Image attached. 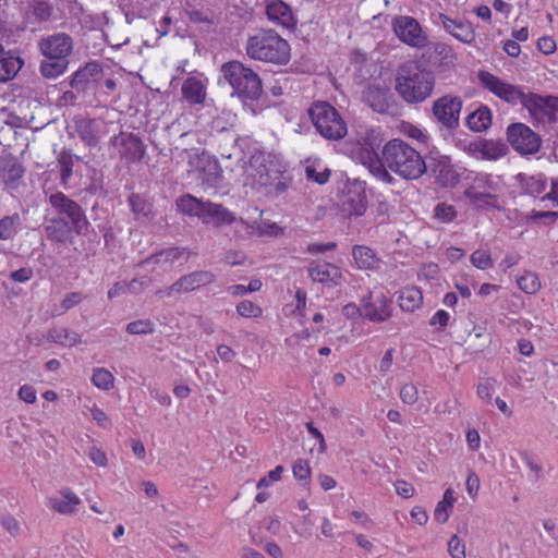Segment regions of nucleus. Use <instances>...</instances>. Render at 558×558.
I'll return each mask as SVG.
<instances>
[{"label": "nucleus", "mask_w": 558, "mask_h": 558, "mask_svg": "<svg viewBox=\"0 0 558 558\" xmlns=\"http://www.w3.org/2000/svg\"><path fill=\"white\" fill-rule=\"evenodd\" d=\"M361 161L372 174H422L425 160L416 149L400 138L388 141L380 155L373 149L361 150Z\"/></svg>", "instance_id": "nucleus-1"}, {"label": "nucleus", "mask_w": 558, "mask_h": 558, "mask_svg": "<svg viewBox=\"0 0 558 558\" xmlns=\"http://www.w3.org/2000/svg\"><path fill=\"white\" fill-rule=\"evenodd\" d=\"M436 77L432 70L418 61H407L399 65L395 90L408 105H418L427 100L434 93Z\"/></svg>", "instance_id": "nucleus-2"}, {"label": "nucleus", "mask_w": 558, "mask_h": 558, "mask_svg": "<svg viewBox=\"0 0 558 558\" xmlns=\"http://www.w3.org/2000/svg\"><path fill=\"white\" fill-rule=\"evenodd\" d=\"M245 50L250 59L276 65H284L291 59L290 44L272 29H260L250 36Z\"/></svg>", "instance_id": "nucleus-3"}, {"label": "nucleus", "mask_w": 558, "mask_h": 558, "mask_svg": "<svg viewBox=\"0 0 558 558\" xmlns=\"http://www.w3.org/2000/svg\"><path fill=\"white\" fill-rule=\"evenodd\" d=\"M331 199L344 217L364 215L367 207L365 182L359 178L341 177L337 180Z\"/></svg>", "instance_id": "nucleus-4"}, {"label": "nucleus", "mask_w": 558, "mask_h": 558, "mask_svg": "<svg viewBox=\"0 0 558 558\" xmlns=\"http://www.w3.org/2000/svg\"><path fill=\"white\" fill-rule=\"evenodd\" d=\"M221 72L239 98L256 100L262 95L263 84L259 75L242 62H227L221 66Z\"/></svg>", "instance_id": "nucleus-5"}, {"label": "nucleus", "mask_w": 558, "mask_h": 558, "mask_svg": "<svg viewBox=\"0 0 558 558\" xmlns=\"http://www.w3.org/2000/svg\"><path fill=\"white\" fill-rule=\"evenodd\" d=\"M311 120L317 132L327 140L338 141L348 133L339 111L327 101H316L310 108Z\"/></svg>", "instance_id": "nucleus-6"}, {"label": "nucleus", "mask_w": 558, "mask_h": 558, "mask_svg": "<svg viewBox=\"0 0 558 558\" xmlns=\"http://www.w3.org/2000/svg\"><path fill=\"white\" fill-rule=\"evenodd\" d=\"M477 80L484 90L512 106L521 104L525 95L522 87L508 83L486 70L477 72Z\"/></svg>", "instance_id": "nucleus-7"}, {"label": "nucleus", "mask_w": 558, "mask_h": 558, "mask_svg": "<svg viewBox=\"0 0 558 558\" xmlns=\"http://www.w3.org/2000/svg\"><path fill=\"white\" fill-rule=\"evenodd\" d=\"M363 319L374 324L387 322L393 313V302L381 290H371L361 296Z\"/></svg>", "instance_id": "nucleus-8"}, {"label": "nucleus", "mask_w": 558, "mask_h": 558, "mask_svg": "<svg viewBox=\"0 0 558 558\" xmlns=\"http://www.w3.org/2000/svg\"><path fill=\"white\" fill-rule=\"evenodd\" d=\"M521 105L537 123L546 124L558 120V97L529 93L524 95Z\"/></svg>", "instance_id": "nucleus-9"}, {"label": "nucleus", "mask_w": 558, "mask_h": 558, "mask_svg": "<svg viewBox=\"0 0 558 558\" xmlns=\"http://www.w3.org/2000/svg\"><path fill=\"white\" fill-rule=\"evenodd\" d=\"M507 141L521 155L536 154L542 145L541 136L524 123H512L507 128Z\"/></svg>", "instance_id": "nucleus-10"}, {"label": "nucleus", "mask_w": 558, "mask_h": 558, "mask_svg": "<svg viewBox=\"0 0 558 558\" xmlns=\"http://www.w3.org/2000/svg\"><path fill=\"white\" fill-rule=\"evenodd\" d=\"M216 280V276L208 270H196L181 276L171 286L160 289L156 292L159 298H170L180 295L210 284Z\"/></svg>", "instance_id": "nucleus-11"}, {"label": "nucleus", "mask_w": 558, "mask_h": 558, "mask_svg": "<svg viewBox=\"0 0 558 558\" xmlns=\"http://www.w3.org/2000/svg\"><path fill=\"white\" fill-rule=\"evenodd\" d=\"M396 36L403 44L413 48H424L428 45V37L423 32L420 23L412 16L399 15L392 21Z\"/></svg>", "instance_id": "nucleus-12"}, {"label": "nucleus", "mask_w": 558, "mask_h": 558, "mask_svg": "<svg viewBox=\"0 0 558 558\" xmlns=\"http://www.w3.org/2000/svg\"><path fill=\"white\" fill-rule=\"evenodd\" d=\"M50 205L61 215H65L76 233L81 234L88 228V220L82 207L62 192L49 196Z\"/></svg>", "instance_id": "nucleus-13"}, {"label": "nucleus", "mask_w": 558, "mask_h": 558, "mask_svg": "<svg viewBox=\"0 0 558 558\" xmlns=\"http://www.w3.org/2000/svg\"><path fill=\"white\" fill-rule=\"evenodd\" d=\"M462 100L458 96L445 95L433 105V113L438 122L449 130L459 125Z\"/></svg>", "instance_id": "nucleus-14"}, {"label": "nucleus", "mask_w": 558, "mask_h": 558, "mask_svg": "<svg viewBox=\"0 0 558 558\" xmlns=\"http://www.w3.org/2000/svg\"><path fill=\"white\" fill-rule=\"evenodd\" d=\"M307 271L313 281L325 286L335 287L343 281L341 268L331 263L312 262Z\"/></svg>", "instance_id": "nucleus-15"}, {"label": "nucleus", "mask_w": 558, "mask_h": 558, "mask_svg": "<svg viewBox=\"0 0 558 558\" xmlns=\"http://www.w3.org/2000/svg\"><path fill=\"white\" fill-rule=\"evenodd\" d=\"M39 48L47 59H65L72 50V39L65 34H56L43 39Z\"/></svg>", "instance_id": "nucleus-16"}, {"label": "nucleus", "mask_w": 558, "mask_h": 558, "mask_svg": "<svg viewBox=\"0 0 558 558\" xmlns=\"http://www.w3.org/2000/svg\"><path fill=\"white\" fill-rule=\"evenodd\" d=\"M81 504V498L70 488H62L57 495L47 499L48 507L63 515L75 514Z\"/></svg>", "instance_id": "nucleus-17"}, {"label": "nucleus", "mask_w": 558, "mask_h": 558, "mask_svg": "<svg viewBox=\"0 0 558 558\" xmlns=\"http://www.w3.org/2000/svg\"><path fill=\"white\" fill-rule=\"evenodd\" d=\"M187 158L190 166L187 170L189 174H218V161L207 151L192 149L187 151Z\"/></svg>", "instance_id": "nucleus-18"}, {"label": "nucleus", "mask_w": 558, "mask_h": 558, "mask_svg": "<svg viewBox=\"0 0 558 558\" xmlns=\"http://www.w3.org/2000/svg\"><path fill=\"white\" fill-rule=\"evenodd\" d=\"M268 20L278 26L293 28L296 25L291 8L282 0H271L266 5Z\"/></svg>", "instance_id": "nucleus-19"}, {"label": "nucleus", "mask_w": 558, "mask_h": 558, "mask_svg": "<svg viewBox=\"0 0 558 558\" xmlns=\"http://www.w3.org/2000/svg\"><path fill=\"white\" fill-rule=\"evenodd\" d=\"M201 221L205 225L221 227L235 222L236 217L222 205L207 201Z\"/></svg>", "instance_id": "nucleus-20"}, {"label": "nucleus", "mask_w": 558, "mask_h": 558, "mask_svg": "<svg viewBox=\"0 0 558 558\" xmlns=\"http://www.w3.org/2000/svg\"><path fill=\"white\" fill-rule=\"evenodd\" d=\"M439 19L447 33L464 44H472L475 40L473 25L468 21L450 19L440 14Z\"/></svg>", "instance_id": "nucleus-21"}, {"label": "nucleus", "mask_w": 558, "mask_h": 558, "mask_svg": "<svg viewBox=\"0 0 558 558\" xmlns=\"http://www.w3.org/2000/svg\"><path fill=\"white\" fill-rule=\"evenodd\" d=\"M207 80L198 76H189L184 80L181 92L190 105H202L207 95Z\"/></svg>", "instance_id": "nucleus-22"}, {"label": "nucleus", "mask_w": 558, "mask_h": 558, "mask_svg": "<svg viewBox=\"0 0 558 558\" xmlns=\"http://www.w3.org/2000/svg\"><path fill=\"white\" fill-rule=\"evenodd\" d=\"M352 257L356 268L360 270L375 271L379 269L381 264L380 258L366 245H354L352 247Z\"/></svg>", "instance_id": "nucleus-23"}, {"label": "nucleus", "mask_w": 558, "mask_h": 558, "mask_svg": "<svg viewBox=\"0 0 558 558\" xmlns=\"http://www.w3.org/2000/svg\"><path fill=\"white\" fill-rule=\"evenodd\" d=\"M206 202L196 198L191 194H185L179 197L175 202L177 210L191 218H197L202 220V216L205 209Z\"/></svg>", "instance_id": "nucleus-24"}, {"label": "nucleus", "mask_w": 558, "mask_h": 558, "mask_svg": "<svg viewBox=\"0 0 558 558\" xmlns=\"http://www.w3.org/2000/svg\"><path fill=\"white\" fill-rule=\"evenodd\" d=\"M464 195L470 199L476 209H495L499 208L497 196L472 185L464 191Z\"/></svg>", "instance_id": "nucleus-25"}, {"label": "nucleus", "mask_w": 558, "mask_h": 558, "mask_svg": "<svg viewBox=\"0 0 558 558\" xmlns=\"http://www.w3.org/2000/svg\"><path fill=\"white\" fill-rule=\"evenodd\" d=\"M121 155L129 161H138L145 154L142 140L135 134H128L121 140Z\"/></svg>", "instance_id": "nucleus-26"}, {"label": "nucleus", "mask_w": 558, "mask_h": 558, "mask_svg": "<svg viewBox=\"0 0 558 558\" xmlns=\"http://www.w3.org/2000/svg\"><path fill=\"white\" fill-rule=\"evenodd\" d=\"M22 65L23 61L11 52L4 51L0 44V81L7 82L13 78L21 70Z\"/></svg>", "instance_id": "nucleus-27"}, {"label": "nucleus", "mask_w": 558, "mask_h": 558, "mask_svg": "<svg viewBox=\"0 0 558 558\" xmlns=\"http://www.w3.org/2000/svg\"><path fill=\"white\" fill-rule=\"evenodd\" d=\"M422 291L414 286H407L398 292V304L404 312H414L422 305Z\"/></svg>", "instance_id": "nucleus-28"}, {"label": "nucleus", "mask_w": 558, "mask_h": 558, "mask_svg": "<svg viewBox=\"0 0 558 558\" xmlns=\"http://www.w3.org/2000/svg\"><path fill=\"white\" fill-rule=\"evenodd\" d=\"M45 230L49 240L59 243H66L71 236L70 221L61 217L50 219Z\"/></svg>", "instance_id": "nucleus-29"}, {"label": "nucleus", "mask_w": 558, "mask_h": 558, "mask_svg": "<svg viewBox=\"0 0 558 558\" xmlns=\"http://www.w3.org/2000/svg\"><path fill=\"white\" fill-rule=\"evenodd\" d=\"M184 253L183 248L179 247H168L166 250L159 251L148 258H146L142 265H151V266H160L167 267L171 266L174 262H177Z\"/></svg>", "instance_id": "nucleus-30"}, {"label": "nucleus", "mask_w": 558, "mask_h": 558, "mask_svg": "<svg viewBox=\"0 0 558 558\" xmlns=\"http://www.w3.org/2000/svg\"><path fill=\"white\" fill-rule=\"evenodd\" d=\"M429 170L432 174H456L448 156L430 154L425 161V169L422 174Z\"/></svg>", "instance_id": "nucleus-31"}, {"label": "nucleus", "mask_w": 558, "mask_h": 558, "mask_svg": "<svg viewBox=\"0 0 558 558\" xmlns=\"http://www.w3.org/2000/svg\"><path fill=\"white\" fill-rule=\"evenodd\" d=\"M47 339L63 347H73L81 342V335L65 327H53L48 331Z\"/></svg>", "instance_id": "nucleus-32"}, {"label": "nucleus", "mask_w": 558, "mask_h": 558, "mask_svg": "<svg viewBox=\"0 0 558 558\" xmlns=\"http://www.w3.org/2000/svg\"><path fill=\"white\" fill-rule=\"evenodd\" d=\"M80 138L88 146H96L99 142V134L95 120L81 119L75 123Z\"/></svg>", "instance_id": "nucleus-33"}, {"label": "nucleus", "mask_w": 558, "mask_h": 558, "mask_svg": "<svg viewBox=\"0 0 558 558\" xmlns=\"http://www.w3.org/2000/svg\"><path fill=\"white\" fill-rule=\"evenodd\" d=\"M468 126L475 132H482L492 124V111L487 106H482L466 118Z\"/></svg>", "instance_id": "nucleus-34"}, {"label": "nucleus", "mask_w": 558, "mask_h": 558, "mask_svg": "<svg viewBox=\"0 0 558 558\" xmlns=\"http://www.w3.org/2000/svg\"><path fill=\"white\" fill-rule=\"evenodd\" d=\"M23 155L14 156L11 153L0 155V174H23L25 167L23 165Z\"/></svg>", "instance_id": "nucleus-35"}, {"label": "nucleus", "mask_w": 558, "mask_h": 558, "mask_svg": "<svg viewBox=\"0 0 558 558\" xmlns=\"http://www.w3.org/2000/svg\"><path fill=\"white\" fill-rule=\"evenodd\" d=\"M454 502L456 498L453 497L451 488H447L444 493L442 499L437 504L435 508L434 519L439 523L447 522Z\"/></svg>", "instance_id": "nucleus-36"}, {"label": "nucleus", "mask_w": 558, "mask_h": 558, "mask_svg": "<svg viewBox=\"0 0 558 558\" xmlns=\"http://www.w3.org/2000/svg\"><path fill=\"white\" fill-rule=\"evenodd\" d=\"M21 230V217L19 214L5 216L0 219V240H11Z\"/></svg>", "instance_id": "nucleus-37"}, {"label": "nucleus", "mask_w": 558, "mask_h": 558, "mask_svg": "<svg viewBox=\"0 0 558 558\" xmlns=\"http://www.w3.org/2000/svg\"><path fill=\"white\" fill-rule=\"evenodd\" d=\"M480 153L490 160H497L508 154V147L505 143L499 141H484L480 146Z\"/></svg>", "instance_id": "nucleus-38"}, {"label": "nucleus", "mask_w": 558, "mask_h": 558, "mask_svg": "<svg viewBox=\"0 0 558 558\" xmlns=\"http://www.w3.org/2000/svg\"><path fill=\"white\" fill-rule=\"evenodd\" d=\"M242 225H245L247 228L253 229V234L258 236L269 235V236H278L283 234V228L278 226L276 222L263 221L260 223L248 225L243 219L240 220Z\"/></svg>", "instance_id": "nucleus-39"}, {"label": "nucleus", "mask_w": 558, "mask_h": 558, "mask_svg": "<svg viewBox=\"0 0 558 558\" xmlns=\"http://www.w3.org/2000/svg\"><path fill=\"white\" fill-rule=\"evenodd\" d=\"M518 287L527 294H534L541 289L538 276L532 271H525L517 279Z\"/></svg>", "instance_id": "nucleus-40"}, {"label": "nucleus", "mask_w": 558, "mask_h": 558, "mask_svg": "<svg viewBox=\"0 0 558 558\" xmlns=\"http://www.w3.org/2000/svg\"><path fill=\"white\" fill-rule=\"evenodd\" d=\"M65 70V59H48L40 64L43 76L53 78L61 75Z\"/></svg>", "instance_id": "nucleus-41"}, {"label": "nucleus", "mask_w": 558, "mask_h": 558, "mask_svg": "<svg viewBox=\"0 0 558 558\" xmlns=\"http://www.w3.org/2000/svg\"><path fill=\"white\" fill-rule=\"evenodd\" d=\"M92 383L101 390H110L113 387V375L104 367H97L93 371Z\"/></svg>", "instance_id": "nucleus-42"}, {"label": "nucleus", "mask_w": 558, "mask_h": 558, "mask_svg": "<svg viewBox=\"0 0 558 558\" xmlns=\"http://www.w3.org/2000/svg\"><path fill=\"white\" fill-rule=\"evenodd\" d=\"M269 158L270 156L268 154L257 151L251 156L248 166L256 172L255 174H270L274 170L267 167Z\"/></svg>", "instance_id": "nucleus-43"}, {"label": "nucleus", "mask_w": 558, "mask_h": 558, "mask_svg": "<svg viewBox=\"0 0 558 558\" xmlns=\"http://www.w3.org/2000/svg\"><path fill=\"white\" fill-rule=\"evenodd\" d=\"M125 330L133 336L150 335L155 331V324L150 319H138L129 323Z\"/></svg>", "instance_id": "nucleus-44"}, {"label": "nucleus", "mask_w": 558, "mask_h": 558, "mask_svg": "<svg viewBox=\"0 0 558 558\" xmlns=\"http://www.w3.org/2000/svg\"><path fill=\"white\" fill-rule=\"evenodd\" d=\"M236 313L245 318H258L263 314L262 307L248 300H243L236 305Z\"/></svg>", "instance_id": "nucleus-45"}, {"label": "nucleus", "mask_w": 558, "mask_h": 558, "mask_svg": "<svg viewBox=\"0 0 558 558\" xmlns=\"http://www.w3.org/2000/svg\"><path fill=\"white\" fill-rule=\"evenodd\" d=\"M434 217L440 222L449 223L457 217V211L453 206L439 203L435 206Z\"/></svg>", "instance_id": "nucleus-46"}, {"label": "nucleus", "mask_w": 558, "mask_h": 558, "mask_svg": "<svg viewBox=\"0 0 558 558\" xmlns=\"http://www.w3.org/2000/svg\"><path fill=\"white\" fill-rule=\"evenodd\" d=\"M471 263L474 267L485 270L493 267V259L489 252L476 250L471 254Z\"/></svg>", "instance_id": "nucleus-47"}, {"label": "nucleus", "mask_w": 558, "mask_h": 558, "mask_svg": "<svg viewBox=\"0 0 558 558\" xmlns=\"http://www.w3.org/2000/svg\"><path fill=\"white\" fill-rule=\"evenodd\" d=\"M399 397L403 403L414 404L418 400V389L412 383L404 384L400 388Z\"/></svg>", "instance_id": "nucleus-48"}, {"label": "nucleus", "mask_w": 558, "mask_h": 558, "mask_svg": "<svg viewBox=\"0 0 558 558\" xmlns=\"http://www.w3.org/2000/svg\"><path fill=\"white\" fill-rule=\"evenodd\" d=\"M293 476L298 481H308L311 477V468L308 461L305 459H298L292 465Z\"/></svg>", "instance_id": "nucleus-49"}, {"label": "nucleus", "mask_w": 558, "mask_h": 558, "mask_svg": "<svg viewBox=\"0 0 558 558\" xmlns=\"http://www.w3.org/2000/svg\"><path fill=\"white\" fill-rule=\"evenodd\" d=\"M448 553L451 558H466L465 545L457 535L449 539Z\"/></svg>", "instance_id": "nucleus-50"}, {"label": "nucleus", "mask_w": 558, "mask_h": 558, "mask_svg": "<svg viewBox=\"0 0 558 558\" xmlns=\"http://www.w3.org/2000/svg\"><path fill=\"white\" fill-rule=\"evenodd\" d=\"M75 159L78 160V157H74L70 151H61L58 158L61 171L60 174H72Z\"/></svg>", "instance_id": "nucleus-51"}, {"label": "nucleus", "mask_w": 558, "mask_h": 558, "mask_svg": "<svg viewBox=\"0 0 558 558\" xmlns=\"http://www.w3.org/2000/svg\"><path fill=\"white\" fill-rule=\"evenodd\" d=\"M283 472V466L282 465H278L276 466L274 470L269 471L267 473V475L263 476L258 482H257V485L256 487L258 489L260 488H264V487H269L270 485H272L275 482H278L280 478H281V474Z\"/></svg>", "instance_id": "nucleus-52"}, {"label": "nucleus", "mask_w": 558, "mask_h": 558, "mask_svg": "<svg viewBox=\"0 0 558 558\" xmlns=\"http://www.w3.org/2000/svg\"><path fill=\"white\" fill-rule=\"evenodd\" d=\"M450 320V314L445 310H438L429 319V325L437 330H444Z\"/></svg>", "instance_id": "nucleus-53"}, {"label": "nucleus", "mask_w": 558, "mask_h": 558, "mask_svg": "<svg viewBox=\"0 0 558 558\" xmlns=\"http://www.w3.org/2000/svg\"><path fill=\"white\" fill-rule=\"evenodd\" d=\"M536 48L543 54L549 56L556 51V41L551 36H542L536 41Z\"/></svg>", "instance_id": "nucleus-54"}, {"label": "nucleus", "mask_w": 558, "mask_h": 558, "mask_svg": "<svg viewBox=\"0 0 558 558\" xmlns=\"http://www.w3.org/2000/svg\"><path fill=\"white\" fill-rule=\"evenodd\" d=\"M363 305L360 301L359 304L348 303L342 307V314L347 319L356 320L363 318Z\"/></svg>", "instance_id": "nucleus-55"}, {"label": "nucleus", "mask_w": 558, "mask_h": 558, "mask_svg": "<svg viewBox=\"0 0 558 558\" xmlns=\"http://www.w3.org/2000/svg\"><path fill=\"white\" fill-rule=\"evenodd\" d=\"M33 13L39 21H47L52 14V7L47 1H37Z\"/></svg>", "instance_id": "nucleus-56"}, {"label": "nucleus", "mask_w": 558, "mask_h": 558, "mask_svg": "<svg viewBox=\"0 0 558 558\" xmlns=\"http://www.w3.org/2000/svg\"><path fill=\"white\" fill-rule=\"evenodd\" d=\"M88 458L97 466L106 468L108 465V458L106 452L96 446L89 449Z\"/></svg>", "instance_id": "nucleus-57"}, {"label": "nucleus", "mask_w": 558, "mask_h": 558, "mask_svg": "<svg viewBox=\"0 0 558 558\" xmlns=\"http://www.w3.org/2000/svg\"><path fill=\"white\" fill-rule=\"evenodd\" d=\"M494 392H495L494 383L490 380L481 383L477 386V390H476L477 397L487 403H489L492 401Z\"/></svg>", "instance_id": "nucleus-58"}, {"label": "nucleus", "mask_w": 558, "mask_h": 558, "mask_svg": "<svg viewBox=\"0 0 558 558\" xmlns=\"http://www.w3.org/2000/svg\"><path fill=\"white\" fill-rule=\"evenodd\" d=\"M0 524L11 535H16L20 531V524L11 514L0 515Z\"/></svg>", "instance_id": "nucleus-59"}, {"label": "nucleus", "mask_w": 558, "mask_h": 558, "mask_svg": "<svg viewBox=\"0 0 558 558\" xmlns=\"http://www.w3.org/2000/svg\"><path fill=\"white\" fill-rule=\"evenodd\" d=\"M246 260V255L243 251L231 250L225 254V263L229 266L243 265Z\"/></svg>", "instance_id": "nucleus-60"}, {"label": "nucleus", "mask_w": 558, "mask_h": 558, "mask_svg": "<svg viewBox=\"0 0 558 558\" xmlns=\"http://www.w3.org/2000/svg\"><path fill=\"white\" fill-rule=\"evenodd\" d=\"M33 269L29 267H23L10 274V279L15 282L24 283L33 278Z\"/></svg>", "instance_id": "nucleus-61"}, {"label": "nucleus", "mask_w": 558, "mask_h": 558, "mask_svg": "<svg viewBox=\"0 0 558 558\" xmlns=\"http://www.w3.org/2000/svg\"><path fill=\"white\" fill-rule=\"evenodd\" d=\"M465 488L471 497H475L480 489V478L475 472L470 471L465 482Z\"/></svg>", "instance_id": "nucleus-62"}, {"label": "nucleus", "mask_w": 558, "mask_h": 558, "mask_svg": "<svg viewBox=\"0 0 558 558\" xmlns=\"http://www.w3.org/2000/svg\"><path fill=\"white\" fill-rule=\"evenodd\" d=\"M395 489L396 493L403 498H410L415 493L414 486L402 480H399L395 483Z\"/></svg>", "instance_id": "nucleus-63"}, {"label": "nucleus", "mask_w": 558, "mask_h": 558, "mask_svg": "<svg viewBox=\"0 0 558 558\" xmlns=\"http://www.w3.org/2000/svg\"><path fill=\"white\" fill-rule=\"evenodd\" d=\"M19 398L28 404L35 403L37 399L35 388L31 385H23L19 390Z\"/></svg>", "instance_id": "nucleus-64"}]
</instances>
